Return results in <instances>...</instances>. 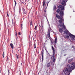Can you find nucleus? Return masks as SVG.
Masks as SVG:
<instances>
[{"label": "nucleus", "mask_w": 75, "mask_h": 75, "mask_svg": "<svg viewBox=\"0 0 75 75\" xmlns=\"http://www.w3.org/2000/svg\"><path fill=\"white\" fill-rule=\"evenodd\" d=\"M44 15H45V13H44Z\"/></svg>", "instance_id": "obj_46"}, {"label": "nucleus", "mask_w": 75, "mask_h": 75, "mask_svg": "<svg viewBox=\"0 0 75 75\" xmlns=\"http://www.w3.org/2000/svg\"><path fill=\"white\" fill-rule=\"evenodd\" d=\"M10 45L11 48L13 49V48H14V46L13 45V43H11Z\"/></svg>", "instance_id": "obj_13"}, {"label": "nucleus", "mask_w": 75, "mask_h": 75, "mask_svg": "<svg viewBox=\"0 0 75 75\" xmlns=\"http://www.w3.org/2000/svg\"><path fill=\"white\" fill-rule=\"evenodd\" d=\"M21 71L19 73V75H21Z\"/></svg>", "instance_id": "obj_36"}, {"label": "nucleus", "mask_w": 75, "mask_h": 75, "mask_svg": "<svg viewBox=\"0 0 75 75\" xmlns=\"http://www.w3.org/2000/svg\"><path fill=\"white\" fill-rule=\"evenodd\" d=\"M67 1H65L64 0H63L62 2V5H63L64 6H65L66 5H67Z\"/></svg>", "instance_id": "obj_8"}, {"label": "nucleus", "mask_w": 75, "mask_h": 75, "mask_svg": "<svg viewBox=\"0 0 75 75\" xmlns=\"http://www.w3.org/2000/svg\"><path fill=\"white\" fill-rule=\"evenodd\" d=\"M45 50H46V51H47V50H46V48L45 47Z\"/></svg>", "instance_id": "obj_42"}, {"label": "nucleus", "mask_w": 75, "mask_h": 75, "mask_svg": "<svg viewBox=\"0 0 75 75\" xmlns=\"http://www.w3.org/2000/svg\"><path fill=\"white\" fill-rule=\"evenodd\" d=\"M34 46H35V47H34L35 48H36L37 47H36V45H35V44H34Z\"/></svg>", "instance_id": "obj_31"}, {"label": "nucleus", "mask_w": 75, "mask_h": 75, "mask_svg": "<svg viewBox=\"0 0 75 75\" xmlns=\"http://www.w3.org/2000/svg\"><path fill=\"white\" fill-rule=\"evenodd\" d=\"M59 32L61 33H62V32H63V30L61 28H59Z\"/></svg>", "instance_id": "obj_10"}, {"label": "nucleus", "mask_w": 75, "mask_h": 75, "mask_svg": "<svg viewBox=\"0 0 75 75\" xmlns=\"http://www.w3.org/2000/svg\"><path fill=\"white\" fill-rule=\"evenodd\" d=\"M42 61H43V60H44V57L43 56V52H42Z\"/></svg>", "instance_id": "obj_15"}, {"label": "nucleus", "mask_w": 75, "mask_h": 75, "mask_svg": "<svg viewBox=\"0 0 75 75\" xmlns=\"http://www.w3.org/2000/svg\"><path fill=\"white\" fill-rule=\"evenodd\" d=\"M37 25H36L35 26V30H36V29H37Z\"/></svg>", "instance_id": "obj_23"}, {"label": "nucleus", "mask_w": 75, "mask_h": 75, "mask_svg": "<svg viewBox=\"0 0 75 75\" xmlns=\"http://www.w3.org/2000/svg\"><path fill=\"white\" fill-rule=\"evenodd\" d=\"M30 25H33V21H31L30 22Z\"/></svg>", "instance_id": "obj_18"}, {"label": "nucleus", "mask_w": 75, "mask_h": 75, "mask_svg": "<svg viewBox=\"0 0 75 75\" xmlns=\"http://www.w3.org/2000/svg\"><path fill=\"white\" fill-rule=\"evenodd\" d=\"M72 48H74V46H72Z\"/></svg>", "instance_id": "obj_47"}, {"label": "nucleus", "mask_w": 75, "mask_h": 75, "mask_svg": "<svg viewBox=\"0 0 75 75\" xmlns=\"http://www.w3.org/2000/svg\"><path fill=\"white\" fill-rule=\"evenodd\" d=\"M15 3L16 2V0H14Z\"/></svg>", "instance_id": "obj_43"}, {"label": "nucleus", "mask_w": 75, "mask_h": 75, "mask_svg": "<svg viewBox=\"0 0 75 75\" xmlns=\"http://www.w3.org/2000/svg\"><path fill=\"white\" fill-rule=\"evenodd\" d=\"M0 72H1V67H0Z\"/></svg>", "instance_id": "obj_40"}, {"label": "nucleus", "mask_w": 75, "mask_h": 75, "mask_svg": "<svg viewBox=\"0 0 75 75\" xmlns=\"http://www.w3.org/2000/svg\"><path fill=\"white\" fill-rule=\"evenodd\" d=\"M72 60H73V59H70L68 60V63H70V62H71L72 61Z\"/></svg>", "instance_id": "obj_11"}, {"label": "nucleus", "mask_w": 75, "mask_h": 75, "mask_svg": "<svg viewBox=\"0 0 75 75\" xmlns=\"http://www.w3.org/2000/svg\"><path fill=\"white\" fill-rule=\"evenodd\" d=\"M16 57L18 59V55H17V54H16Z\"/></svg>", "instance_id": "obj_34"}, {"label": "nucleus", "mask_w": 75, "mask_h": 75, "mask_svg": "<svg viewBox=\"0 0 75 75\" xmlns=\"http://www.w3.org/2000/svg\"><path fill=\"white\" fill-rule=\"evenodd\" d=\"M64 0L65 1H67V0Z\"/></svg>", "instance_id": "obj_44"}, {"label": "nucleus", "mask_w": 75, "mask_h": 75, "mask_svg": "<svg viewBox=\"0 0 75 75\" xmlns=\"http://www.w3.org/2000/svg\"><path fill=\"white\" fill-rule=\"evenodd\" d=\"M64 32V33H65L67 35H68V33H69V31L68 30H65Z\"/></svg>", "instance_id": "obj_12"}, {"label": "nucleus", "mask_w": 75, "mask_h": 75, "mask_svg": "<svg viewBox=\"0 0 75 75\" xmlns=\"http://www.w3.org/2000/svg\"><path fill=\"white\" fill-rule=\"evenodd\" d=\"M71 63L67 65V68H68V69H70V71H72L73 69H74L75 68V66H72L71 67Z\"/></svg>", "instance_id": "obj_2"}, {"label": "nucleus", "mask_w": 75, "mask_h": 75, "mask_svg": "<svg viewBox=\"0 0 75 75\" xmlns=\"http://www.w3.org/2000/svg\"><path fill=\"white\" fill-rule=\"evenodd\" d=\"M53 62H55V59H53Z\"/></svg>", "instance_id": "obj_27"}, {"label": "nucleus", "mask_w": 75, "mask_h": 75, "mask_svg": "<svg viewBox=\"0 0 75 75\" xmlns=\"http://www.w3.org/2000/svg\"><path fill=\"white\" fill-rule=\"evenodd\" d=\"M39 26L40 27L41 30H42L43 28V25H42V24L41 23V25H39Z\"/></svg>", "instance_id": "obj_16"}, {"label": "nucleus", "mask_w": 75, "mask_h": 75, "mask_svg": "<svg viewBox=\"0 0 75 75\" xmlns=\"http://www.w3.org/2000/svg\"><path fill=\"white\" fill-rule=\"evenodd\" d=\"M64 37L66 38H69V36L68 35H65V36Z\"/></svg>", "instance_id": "obj_17"}, {"label": "nucleus", "mask_w": 75, "mask_h": 75, "mask_svg": "<svg viewBox=\"0 0 75 75\" xmlns=\"http://www.w3.org/2000/svg\"><path fill=\"white\" fill-rule=\"evenodd\" d=\"M56 12L57 13H59V12H60V16H61L62 17V16L63 17H64V11L61 10L60 11L59 9H58L57 10Z\"/></svg>", "instance_id": "obj_4"}, {"label": "nucleus", "mask_w": 75, "mask_h": 75, "mask_svg": "<svg viewBox=\"0 0 75 75\" xmlns=\"http://www.w3.org/2000/svg\"><path fill=\"white\" fill-rule=\"evenodd\" d=\"M44 12H45H45H46V8H45V10H44Z\"/></svg>", "instance_id": "obj_37"}, {"label": "nucleus", "mask_w": 75, "mask_h": 75, "mask_svg": "<svg viewBox=\"0 0 75 75\" xmlns=\"http://www.w3.org/2000/svg\"><path fill=\"white\" fill-rule=\"evenodd\" d=\"M21 28H23V24H21Z\"/></svg>", "instance_id": "obj_33"}, {"label": "nucleus", "mask_w": 75, "mask_h": 75, "mask_svg": "<svg viewBox=\"0 0 75 75\" xmlns=\"http://www.w3.org/2000/svg\"><path fill=\"white\" fill-rule=\"evenodd\" d=\"M16 4H17V3L16 2H15V6H16Z\"/></svg>", "instance_id": "obj_38"}, {"label": "nucleus", "mask_w": 75, "mask_h": 75, "mask_svg": "<svg viewBox=\"0 0 75 75\" xmlns=\"http://www.w3.org/2000/svg\"><path fill=\"white\" fill-rule=\"evenodd\" d=\"M49 2H48V3L47 4V7L48 6V3Z\"/></svg>", "instance_id": "obj_39"}, {"label": "nucleus", "mask_w": 75, "mask_h": 75, "mask_svg": "<svg viewBox=\"0 0 75 75\" xmlns=\"http://www.w3.org/2000/svg\"><path fill=\"white\" fill-rule=\"evenodd\" d=\"M23 11V14H26L27 13V11Z\"/></svg>", "instance_id": "obj_22"}, {"label": "nucleus", "mask_w": 75, "mask_h": 75, "mask_svg": "<svg viewBox=\"0 0 75 75\" xmlns=\"http://www.w3.org/2000/svg\"><path fill=\"white\" fill-rule=\"evenodd\" d=\"M22 10H23V11H25V9H24V8H22Z\"/></svg>", "instance_id": "obj_32"}, {"label": "nucleus", "mask_w": 75, "mask_h": 75, "mask_svg": "<svg viewBox=\"0 0 75 75\" xmlns=\"http://www.w3.org/2000/svg\"><path fill=\"white\" fill-rule=\"evenodd\" d=\"M59 22L60 24V27H62V28L63 30H65V29H66V27H65V25H64V22H63L62 23V18H61L60 19Z\"/></svg>", "instance_id": "obj_1"}, {"label": "nucleus", "mask_w": 75, "mask_h": 75, "mask_svg": "<svg viewBox=\"0 0 75 75\" xmlns=\"http://www.w3.org/2000/svg\"><path fill=\"white\" fill-rule=\"evenodd\" d=\"M56 9V6H54L53 7V10H55V9Z\"/></svg>", "instance_id": "obj_21"}, {"label": "nucleus", "mask_w": 75, "mask_h": 75, "mask_svg": "<svg viewBox=\"0 0 75 75\" xmlns=\"http://www.w3.org/2000/svg\"><path fill=\"white\" fill-rule=\"evenodd\" d=\"M57 38H56L55 39L54 42L55 43H57Z\"/></svg>", "instance_id": "obj_20"}, {"label": "nucleus", "mask_w": 75, "mask_h": 75, "mask_svg": "<svg viewBox=\"0 0 75 75\" xmlns=\"http://www.w3.org/2000/svg\"><path fill=\"white\" fill-rule=\"evenodd\" d=\"M51 62H50L49 63H47L46 64V66L47 68H50L51 67Z\"/></svg>", "instance_id": "obj_9"}, {"label": "nucleus", "mask_w": 75, "mask_h": 75, "mask_svg": "<svg viewBox=\"0 0 75 75\" xmlns=\"http://www.w3.org/2000/svg\"><path fill=\"white\" fill-rule=\"evenodd\" d=\"M45 1H43V6H45Z\"/></svg>", "instance_id": "obj_19"}, {"label": "nucleus", "mask_w": 75, "mask_h": 75, "mask_svg": "<svg viewBox=\"0 0 75 75\" xmlns=\"http://www.w3.org/2000/svg\"><path fill=\"white\" fill-rule=\"evenodd\" d=\"M8 60H9V59H8V57H6V61H8Z\"/></svg>", "instance_id": "obj_24"}, {"label": "nucleus", "mask_w": 75, "mask_h": 75, "mask_svg": "<svg viewBox=\"0 0 75 75\" xmlns=\"http://www.w3.org/2000/svg\"><path fill=\"white\" fill-rule=\"evenodd\" d=\"M71 72V71H70V69H68V68H66L64 70H63V72H64V74H67V72L69 73L68 75H70V73Z\"/></svg>", "instance_id": "obj_3"}, {"label": "nucleus", "mask_w": 75, "mask_h": 75, "mask_svg": "<svg viewBox=\"0 0 75 75\" xmlns=\"http://www.w3.org/2000/svg\"><path fill=\"white\" fill-rule=\"evenodd\" d=\"M52 50L53 51V59H55V56L54 55L55 54V49H54L53 46H52Z\"/></svg>", "instance_id": "obj_7"}, {"label": "nucleus", "mask_w": 75, "mask_h": 75, "mask_svg": "<svg viewBox=\"0 0 75 75\" xmlns=\"http://www.w3.org/2000/svg\"><path fill=\"white\" fill-rule=\"evenodd\" d=\"M47 42V40L45 42V43Z\"/></svg>", "instance_id": "obj_48"}, {"label": "nucleus", "mask_w": 75, "mask_h": 75, "mask_svg": "<svg viewBox=\"0 0 75 75\" xmlns=\"http://www.w3.org/2000/svg\"><path fill=\"white\" fill-rule=\"evenodd\" d=\"M6 13H7V16H8V17H9V15H8V12H7Z\"/></svg>", "instance_id": "obj_26"}, {"label": "nucleus", "mask_w": 75, "mask_h": 75, "mask_svg": "<svg viewBox=\"0 0 75 75\" xmlns=\"http://www.w3.org/2000/svg\"><path fill=\"white\" fill-rule=\"evenodd\" d=\"M46 39H47V38H48L47 36H46Z\"/></svg>", "instance_id": "obj_41"}, {"label": "nucleus", "mask_w": 75, "mask_h": 75, "mask_svg": "<svg viewBox=\"0 0 75 75\" xmlns=\"http://www.w3.org/2000/svg\"><path fill=\"white\" fill-rule=\"evenodd\" d=\"M21 65H23L22 64V63H21Z\"/></svg>", "instance_id": "obj_45"}, {"label": "nucleus", "mask_w": 75, "mask_h": 75, "mask_svg": "<svg viewBox=\"0 0 75 75\" xmlns=\"http://www.w3.org/2000/svg\"><path fill=\"white\" fill-rule=\"evenodd\" d=\"M56 16L57 18H58V19H59L60 18V16H59L57 14Z\"/></svg>", "instance_id": "obj_14"}, {"label": "nucleus", "mask_w": 75, "mask_h": 75, "mask_svg": "<svg viewBox=\"0 0 75 75\" xmlns=\"http://www.w3.org/2000/svg\"><path fill=\"white\" fill-rule=\"evenodd\" d=\"M48 53L49 55H50V54L48 52Z\"/></svg>", "instance_id": "obj_49"}, {"label": "nucleus", "mask_w": 75, "mask_h": 75, "mask_svg": "<svg viewBox=\"0 0 75 75\" xmlns=\"http://www.w3.org/2000/svg\"><path fill=\"white\" fill-rule=\"evenodd\" d=\"M51 28H50L48 29V31L47 32V37H48L49 38V39L50 40H51V38L50 37V31H51Z\"/></svg>", "instance_id": "obj_6"}, {"label": "nucleus", "mask_w": 75, "mask_h": 75, "mask_svg": "<svg viewBox=\"0 0 75 75\" xmlns=\"http://www.w3.org/2000/svg\"><path fill=\"white\" fill-rule=\"evenodd\" d=\"M16 36V37L17 38L18 37H17V33H16V34L15 35Z\"/></svg>", "instance_id": "obj_30"}, {"label": "nucleus", "mask_w": 75, "mask_h": 75, "mask_svg": "<svg viewBox=\"0 0 75 75\" xmlns=\"http://www.w3.org/2000/svg\"><path fill=\"white\" fill-rule=\"evenodd\" d=\"M8 75H9L10 74V71L8 70Z\"/></svg>", "instance_id": "obj_28"}, {"label": "nucleus", "mask_w": 75, "mask_h": 75, "mask_svg": "<svg viewBox=\"0 0 75 75\" xmlns=\"http://www.w3.org/2000/svg\"><path fill=\"white\" fill-rule=\"evenodd\" d=\"M65 55H67L66 54L64 55V56H65Z\"/></svg>", "instance_id": "obj_50"}, {"label": "nucleus", "mask_w": 75, "mask_h": 75, "mask_svg": "<svg viewBox=\"0 0 75 75\" xmlns=\"http://www.w3.org/2000/svg\"><path fill=\"white\" fill-rule=\"evenodd\" d=\"M58 8H60L61 11H63L65 10V6H62V5H60L58 6Z\"/></svg>", "instance_id": "obj_5"}, {"label": "nucleus", "mask_w": 75, "mask_h": 75, "mask_svg": "<svg viewBox=\"0 0 75 75\" xmlns=\"http://www.w3.org/2000/svg\"><path fill=\"white\" fill-rule=\"evenodd\" d=\"M18 35H21V33H20V32H19V33H18Z\"/></svg>", "instance_id": "obj_35"}, {"label": "nucleus", "mask_w": 75, "mask_h": 75, "mask_svg": "<svg viewBox=\"0 0 75 75\" xmlns=\"http://www.w3.org/2000/svg\"><path fill=\"white\" fill-rule=\"evenodd\" d=\"M4 52H3L2 54L3 58H4Z\"/></svg>", "instance_id": "obj_29"}, {"label": "nucleus", "mask_w": 75, "mask_h": 75, "mask_svg": "<svg viewBox=\"0 0 75 75\" xmlns=\"http://www.w3.org/2000/svg\"><path fill=\"white\" fill-rule=\"evenodd\" d=\"M74 62H72L71 63H70V64H71V65H74Z\"/></svg>", "instance_id": "obj_25"}]
</instances>
